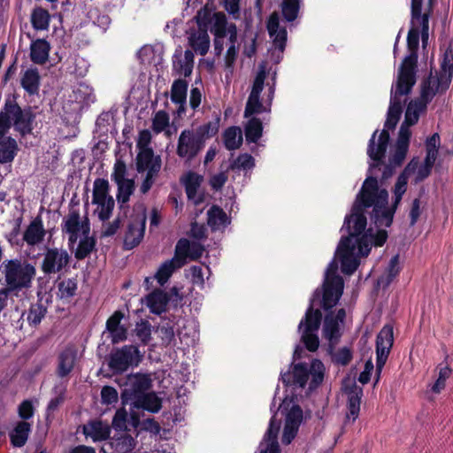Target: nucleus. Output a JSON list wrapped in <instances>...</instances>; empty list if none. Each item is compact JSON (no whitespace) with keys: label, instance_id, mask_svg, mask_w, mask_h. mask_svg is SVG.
Segmentation results:
<instances>
[{"label":"nucleus","instance_id":"obj_26","mask_svg":"<svg viewBox=\"0 0 453 453\" xmlns=\"http://www.w3.org/2000/svg\"><path fill=\"white\" fill-rule=\"evenodd\" d=\"M46 231L40 218H35L25 229L22 242L28 246H36L42 242Z\"/></svg>","mask_w":453,"mask_h":453},{"label":"nucleus","instance_id":"obj_61","mask_svg":"<svg viewBox=\"0 0 453 453\" xmlns=\"http://www.w3.org/2000/svg\"><path fill=\"white\" fill-rule=\"evenodd\" d=\"M451 374V370L449 366H444L440 369L439 377L432 387V391L440 393L445 387L447 379Z\"/></svg>","mask_w":453,"mask_h":453},{"label":"nucleus","instance_id":"obj_28","mask_svg":"<svg viewBox=\"0 0 453 453\" xmlns=\"http://www.w3.org/2000/svg\"><path fill=\"white\" fill-rule=\"evenodd\" d=\"M168 302L169 296L167 293L161 289H157L147 295L142 301V303L151 313L160 315L165 311Z\"/></svg>","mask_w":453,"mask_h":453},{"label":"nucleus","instance_id":"obj_11","mask_svg":"<svg viewBox=\"0 0 453 453\" xmlns=\"http://www.w3.org/2000/svg\"><path fill=\"white\" fill-rule=\"evenodd\" d=\"M92 203L96 206L95 213L100 220L105 221L110 219L115 202L109 194L108 180L98 178L94 181Z\"/></svg>","mask_w":453,"mask_h":453},{"label":"nucleus","instance_id":"obj_22","mask_svg":"<svg viewBox=\"0 0 453 453\" xmlns=\"http://www.w3.org/2000/svg\"><path fill=\"white\" fill-rule=\"evenodd\" d=\"M276 405V397L274 396L270 410L273 413L269 423L268 429L264 435L257 453H280L278 443V434L280 430V421L276 420L274 407Z\"/></svg>","mask_w":453,"mask_h":453},{"label":"nucleus","instance_id":"obj_14","mask_svg":"<svg viewBox=\"0 0 453 453\" xmlns=\"http://www.w3.org/2000/svg\"><path fill=\"white\" fill-rule=\"evenodd\" d=\"M62 231L68 235V244L73 247L78 239L90 234V224L87 217H81L75 210L70 211L64 219Z\"/></svg>","mask_w":453,"mask_h":453},{"label":"nucleus","instance_id":"obj_42","mask_svg":"<svg viewBox=\"0 0 453 453\" xmlns=\"http://www.w3.org/2000/svg\"><path fill=\"white\" fill-rule=\"evenodd\" d=\"M225 147L228 150L238 149L242 143V129L238 127H228L223 134Z\"/></svg>","mask_w":453,"mask_h":453},{"label":"nucleus","instance_id":"obj_17","mask_svg":"<svg viewBox=\"0 0 453 453\" xmlns=\"http://www.w3.org/2000/svg\"><path fill=\"white\" fill-rule=\"evenodd\" d=\"M145 224L144 211L135 212L130 217L124 237V246L127 250H132L142 242L144 236Z\"/></svg>","mask_w":453,"mask_h":453},{"label":"nucleus","instance_id":"obj_9","mask_svg":"<svg viewBox=\"0 0 453 453\" xmlns=\"http://www.w3.org/2000/svg\"><path fill=\"white\" fill-rule=\"evenodd\" d=\"M423 0H411V28L407 41L410 45L417 44L421 35L423 47H426L429 38V18L427 13H421Z\"/></svg>","mask_w":453,"mask_h":453},{"label":"nucleus","instance_id":"obj_7","mask_svg":"<svg viewBox=\"0 0 453 453\" xmlns=\"http://www.w3.org/2000/svg\"><path fill=\"white\" fill-rule=\"evenodd\" d=\"M34 118L29 108L22 110L14 100H9L4 111L0 112V133H6L13 125L21 134H28L32 130Z\"/></svg>","mask_w":453,"mask_h":453},{"label":"nucleus","instance_id":"obj_37","mask_svg":"<svg viewBox=\"0 0 453 453\" xmlns=\"http://www.w3.org/2000/svg\"><path fill=\"white\" fill-rule=\"evenodd\" d=\"M208 215V225L213 231L223 230L230 220L226 212L218 206H212L207 212Z\"/></svg>","mask_w":453,"mask_h":453},{"label":"nucleus","instance_id":"obj_39","mask_svg":"<svg viewBox=\"0 0 453 453\" xmlns=\"http://www.w3.org/2000/svg\"><path fill=\"white\" fill-rule=\"evenodd\" d=\"M31 432V425L26 421L17 423L13 430L10 433L11 442L14 447L20 448L27 441Z\"/></svg>","mask_w":453,"mask_h":453},{"label":"nucleus","instance_id":"obj_50","mask_svg":"<svg viewBox=\"0 0 453 453\" xmlns=\"http://www.w3.org/2000/svg\"><path fill=\"white\" fill-rule=\"evenodd\" d=\"M229 25L230 24L226 22L225 14L221 12H215L212 15L210 29L214 36L226 35V32L229 28Z\"/></svg>","mask_w":453,"mask_h":453},{"label":"nucleus","instance_id":"obj_16","mask_svg":"<svg viewBox=\"0 0 453 453\" xmlns=\"http://www.w3.org/2000/svg\"><path fill=\"white\" fill-rule=\"evenodd\" d=\"M70 255L64 249H48L42 262V271L45 274H56L62 273L70 262Z\"/></svg>","mask_w":453,"mask_h":453},{"label":"nucleus","instance_id":"obj_48","mask_svg":"<svg viewBox=\"0 0 453 453\" xmlns=\"http://www.w3.org/2000/svg\"><path fill=\"white\" fill-rule=\"evenodd\" d=\"M263 127L260 119H250L245 126V136L249 142H257L262 136Z\"/></svg>","mask_w":453,"mask_h":453},{"label":"nucleus","instance_id":"obj_54","mask_svg":"<svg viewBox=\"0 0 453 453\" xmlns=\"http://www.w3.org/2000/svg\"><path fill=\"white\" fill-rule=\"evenodd\" d=\"M134 335L142 343L147 344L151 336V325L147 320H140L134 330Z\"/></svg>","mask_w":453,"mask_h":453},{"label":"nucleus","instance_id":"obj_25","mask_svg":"<svg viewBox=\"0 0 453 453\" xmlns=\"http://www.w3.org/2000/svg\"><path fill=\"white\" fill-rule=\"evenodd\" d=\"M194 66V53L187 50L182 55L181 50H176L173 55V70L178 76L188 77L191 74Z\"/></svg>","mask_w":453,"mask_h":453},{"label":"nucleus","instance_id":"obj_20","mask_svg":"<svg viewBox=\"0 0 453 453\" xmlns=\"http://www.w3.org/2000/svg\"><path fill=\"white\" fill-rule=\"evenodd\" d=\"M346 311L340 309L334 315L333 312L327 314L323 324V336L329 342L330 349L335 345L342 336Z\"/></svg>","mask_w":453,"mask_h":453},{"label":"nucleus","instance_id":"obj_46","mask_svg":"<svg viewBox=\"0 0 453 453\" xmlns=\"http://www.w3.org/2000/svg\"><path fill=\"white\" fill-rule=\"evenodd\" d=\"M77 291V282L73 279H65L58 284L57 296L58 298L69 301L75 296Z\"/></svg>","mask_w":453,"mask_h":453},{"label":"nucleus","instance_id":"obj_57","mask_svg":"<svg viewBox=\"0 0 453 453\" xmlns=\"http://www.w3.org/2000/svg\"><path fill=\"white\" fill-rule=\"evenodd\" d=\"M54 390H55V393L57 394V395L50 401V403L47 406V414L48 415H50V413L54 412L58 408V406L64 402L65 387H64L62 385L56 386Z\"/></svg>","mask_w":453,"mask_h":453},{"label":"nucleus","instance_id":"obj_44","mask_svg":"<svg viewBox=\"0 0 453 453\" xmlns=\"http://www.w3.org/2000/svg\"><path fill=\"white\" fill-rule=\"evenodd\" d=\"M79 243L74 251L77 259L87 257L95 249L96 240L89 234H85L78 239Z\"/></svg>","mask_w":453,"mask_h":453},{"label":"nucleus","instance_id":"obj_43","mask_svg":"<svg viewBox=\"0 0 453 453\" xmlns=\"http://www.w3.org/2000/svg\"><path fill=\"white\" fill-rule=\"evenodd\" d=\"M50 16L47 10L42 7L34 9L31 14V23L35 30H47L50 26Z\"/></svg>","mask_w":453,"mask_h":453},{"label":"nucleus","instance_id":"obj_35","mask_svg":"<svg viewBox=\"0 0 453 453\" xmlns=\"http://www.w3.org/2000/svg\"><path fill=\"white\" fill-rule=\"evenodd\" d=\"M40 75L36 68H28L21 75L20 84L29 95H35L40 88Z\"/></svg>","mask_w":453,"mask_h":453},{"label":"nucleus","instance_id":"obj_18","mask_svg":"<svg viewBox=\"0 0 453 453\" xmlns=\"http://www.w3.org/2000/svg\"><path fill=\"white\" fill-rule=\"evenodd\" d=\"M94 101L92 88L86 83H79L73 88L65 108H68L72 112L80 113Z\"/></svg>","mask_w":453,"mask_h":453},{"label":"nucleus","instance_id":"obj_49","mask_svg":"<svg viewBox=\"0 0 453 453\" xmlns=\"http://www.w3.org/2000/svg\"><path fill=\"white\" fill-rule=\"evenodd\" d=\"M219 127V118L217 117L215 120L205 123L198 127L195 131L196 132L197 137L203 139V144L205 145V141L214 136Z\"/></svg>","mask_w":453,"mask_h":453},{"label":"nucleus","instance_id":"obj_36","mask_svg":"<svg viewBox=\"0 0 453 453\" xmlns=\"http://www.w3.org/2000/svg\"><path fill=\"white\" fill-rule=\"evenodd\" d=\"M188 42L192 49L201 56H204L210 48V37L207 30L199 29L192 33L188 37Z\"/></svg>","mask_w":453,"mask_h":453},{"label":"nucleus","instance_id":"obj_30","mask_svg":"<svg viewBox=\"0 0 453 453\" xmlns=\"http://www.w3.org/2000/svg\"><path fill=\"white\" fill-rule=\"evenodd\" d=\"M130 406L133 409H142L156 413L160 411L162 403L155 393H147L145 395H136L130 403Z\"/></svg>","mask_w":453,"mask_h":453},{"label":"nucleus","instance_id":"obj_45","mask_svg":"<svg viewBox=\"0 0 453 453\" xmlns=\"http://www.w3.org/2000/svg\"><path fill=\"white\" fill-rule=\"evenodd\" d=\"M409 164H413V168L408 173V178L413 176L415 183L422 181L431 173L432 168L418 158H412Z\"/></svg>","mask_w":453,"mask_h":453},{"label":"nucleus","instance_id":"obj_33","mask_svg":"<svg viewBox=\"0 0 453 453\" xmlns=\"http://www.w3.org/2000/svg\"><path fill=\"white\" fill-rule=\"evenodd\" d=\"M50 45L45 39H37L30 44V58L35 64L42 65L47 62Z\"/></svg>","mask_w":453,"mask_h":453},{"label":"nucleus","instance_id":"obj_32","mask_svg":"<svg viewBox=\"0 0 453 453\" xmlns=\"http://www.w3.org/2000/svg\"><path fill=\"white\" fill-rule=\"evenodd\" d=\"M105 445H109L116 453H132L136 442L130 434L121 432L115 434Z\"/></svg>","mask_w":453,"mask_h":453},{"label":"nucleus","instance_id":"obj_55","mask_svg":"<svg viewBox=\"0 0 453 453\" xmlns=\"http://www.w3.org/2000/svg\"><path fill=\"white\" fill-rule=\"evenodd\" d=\"M169 126V115L164 111H157L152 120V128L158 134L164 131Z\"/></svg>","mask_w":453,"mask_h":453},{"label":"nucleus","instance_id":"obj_5","mask_svg":"<svg viewBox=\"0 0 453 453\" xmlns=\"http://www.w3.org/2000/svg\"><path fill=\"white\" fill-rule=\"evenodd\" d=\"M266 78L265 66H259V70L254 79L251 91L245 106L244 117L248 118L254 114L270 112L272 102L274 96V82L268 84V88L264 91L265 80Z\"/></svg>","mask_w":453,"mask_h":453},{"label":"nucleus","instance_id":"obj_47","mask_svg":"<svg viewBox=\"0 0 453 453\" xmlns=\"http://www.w3.org/2000/svg\"><path fill=\"white\" fill-rule=\"evenodd\" d=\"M46 313V306L41 302H37L31 304L27 314V320L30 326H37L42 322Z\"/></svg>","mask_w":453,"mask_h":453},{"label":"nucleus","instance_id":"obj_56","mask_svg":"<svg viewBox=\"0 0 453 453\" xmlns=\"http://www.w3.org/2000/svg\"><path fill=\"white\" fill-rule=\"evenodd\" d=\"M255 166V159L254 157L247 153L241 154L234 163L232 165V168H236L239 170H251Z\"/></svg>","mask_w":453,"mask_h":453},{"label":"nucleus","instance_id":"obj_8","mask_svg":"<svg viewBox=\"0 0 453 453\" xmlns=\"http://www.w3.org/2000/svg\"><path fill=\"white\" fill-rule=\"evenodd\" d=\"M278 410L285 416V425L282 434V443L289 444L296 437L303 421V411L295 397L286 396Z\"/></svg>","mask_w":453,"mask_h":453},{"label":"nucleus","instance_id":"obj_1","mask_svg":"<svg viewBox=\"0 0 453 453\" xmlns=\"http://www.w3.org/2000/svg\"><path fill=\"white\" fill-rule=\"evenodd\" d=\"M418 43L419 40L414 47L407 42L410 53L403 60L397 80L391 88L385 128L381 132L375 130L369 141L367 155L372 161L369 175L357 195L350 214L345 217L342 228L347 230L349 236L342 237L334 257L325 272L322 298L320 299V291L315 290L305 316L299 323L301 339L310 351L317 350L319 345L318 331L322 314L319 309H314L316 302L320 303L325 310H328L336 305L343 293L344 282L337 273L336 258L341 261L342 272L352 274L359 265L360 257H366L372 245L382 246L388 238L384 228L391 226L396 208L406 192L408 173L413 168V164H408L398 176L391 206L388 205V191L379 186L372 174L376 168L384 165L383 158L390 139L388 130L395 128L402 114V96H407L416 82Z\"/></svg>","mask_w":453,"mask_h":453},{"label":"nucleus","instance_id":"obj_51","mask_svg":"<svg viewBox=\"0 0 453 453\" xmlns=\"http://www.w3.org/2000/svg\"><path fill=\"white\" fill-rule=\"evenodd\" d=\"M181 242H184L186 244L185 250L183 252V256H182L183 260H184V265L187 263L188 258L191 260H196L202 256V254L203 252V249L200 244L196 243V242L191 243L188 240L183 238V239L179 240L176 245H179Z\"/></svg>","mask_w":453,"mask_h":453},{"label":"nucleus","instance_id":"obj_53","mask_svg":"<svg viewBox=\"0 0 453 453\" xmlns=\"http://www.w3.org/2000/svg\"><path fill=\"white\" fill-rule=\"evenodd\" d=\"M300 9V0H283L281 4V12L284 19L288 21H294L298 15Z\"/></svg>","mask_w":453,"mask_h":453},{"label":"nucleus","instance_id":"obj_13","mask_svg":"<svg viewBox=\"0 0 453 453\" xmlns=\"http://www.w3.org/2000/svg\"><path fill=\"white\" fill-rule=\"evenodd\" d=\"M142 360L139 349L134 345H125L110 355L109 367L114 372H122L130 366H136Z\"/></svg>","mask_w":453,"mask_h":453},{"label":"nucleus","instance_id":"obj_63","mask_svg":"<svg viewBox=\"0 0 453 453\" xmlns=\"http://www.w3.org/2000/svg\"><path fill=\"white\" fill-rule=\"evenodd\" d=\"M117 390L110 386H104L101 390L102 403L104 404H111L118 401Z\"/></svg>","mask_w":453,"mask_h":453},{"label":"nucleus","instance_id":"obj_6","mask_svg":"<svg viewBox=\"0 0 453 453\" xmlns=\"http://www.w3.org/2000/svg\"><path fill=\"white\" fill-rule=\"evenodd\" d=\"M453 73V56L446 51L439 73H430L421 84L420 98L429 104L436 95L444 93L449 87Z\"/></svg>","mask_w":453,"mask_h":453},{"label":"nucleus","instance_id":"obj_31","mask_svg":"<svg viewBox=\"0 0 453 453\" xmlns=\"http://www.w3.org/2000/svg\"><path fill=\"white\" fill-rule=\"evenodd\" d=\"M188 82L184 80L178 79L174 81L171 88V100L178 105L177 114L181 116L185 112L187 102Z\"/></svg>","mask_w":453,"mask_h":453},{"label":"nucleus","instance_id":"obj_3","mask_svg":"<svg viewBox=\"0 0 453 453\" xmlns=\"http://www.w3.org/2000/svg\"><path fill=\"white\" fill-rule=\"evenodd\" d=\"M325 366L319 359L312 360L310 365L303 363L293 365L292 371L280 373V380L287 387L294 389H305L306 393L317 388L323 381Z\"/></svg>","mask_w":453,"mask_h":453},{"label":"nucleus","instance_id":"obj_15","mask_svg":"<svg viewBox=\"0 0 453 453\" xmlns=\"http://www.w3.org/2000/svg\"><path fill=\"white\" fill-rule=\"evenodd\" d=\"M267 30L273 39L274 49L271 51L272 58L279 63L282 58L287 42V30L280 26V19L277 12L270 15L267 22Z\"/></svg>","mask_w":453,"mask_h":453},{"label":"nucleus","instance_id":"obj_12","mask_svg":"<svg viewBox=\"0 0 453 453\" xmlns=\"http://www.w3.org/2000/svg\"><path fill=\"white\" fill-rule=\"evenodd\" d=\"M203 139L197 137L194 128H186L179 135L176 154L185 162H191L203 150Z\"/></svg>","mask_w":453,"mask_h":453},{"label":"nucleus","instance_id":"obj_23","mask_svg":"<svg viewBox=\"0 0 453 453\" xmlns=\"http://www.w3.org/2000/svg\"><path fill=\"white\" fill-rule=\"evenodd\" d=\"M394 342L393 327L386 325L380 331L376 340L377 372L380 373L384 366Z\"/></svg>","mask_w":453,"mask_h":453},{"label":"nucleus","instance_id":"obj_10","mask_svg":"<svg viewBox=\"0 0 453 453\" xmlns=\"http://www.w3.org/2000/svg\"><path fill=\"white\" fill-rule=\"evenodd\" d=\"M135 164L139 173H146L141 185V192L145 194L153 185L154 179L161 168V161L158 157L154 156L152 150H144L138 152Z\"/></svg>","mask_w":453,"mask_h":453},{"label":"nucleus","instance_id":"obj_52","mask_svg":"<svg viewBox=\"0 0 453 453\" xmlns=\"http://www.w3.org/2000/svg\"><path fill=\"white\" fill-rule=\"evenodd\" d=\"M118 186L117 200L122 207L125 203L129 201L131 195L134 190V181L129 180L123 182L116 183Z\"/></svg>","mask_w":453,"mask_h":453},{"label":"nucleus","instance_id":"obj_64","mask_svg":"<svg viewBox=\"0 0 453 453\" xmlns=\"http://www.w3.org/2000/svg\"><path fill=\"white\" fill-rule=\"evenodd\" d=\"M35 409L30 400H24L18 408V413L20 418L28 419L34 416Z\"/></svg>","mask_w":453,"mask_h":453},{"label":"nucleus","instance_id":"obj_21","mask_svg":"<svg viewBox=\"0 0 453 453\" xmlns=\"http://www.w3.org/2000/svg\"><path fill=\"white\" fill-rule=\"evenodd\" d=\"M151 386V380L146 374H131L127 379V388L122 393V402L124 404H129L133 399L139 395L147 394L146 391Z\"/></svg>","mask_w":453,"mask_h":453},{"label":"nucleus","instance_id":"obj_62","mask_svg":"<svg viewBox=\"0 0 453 453\" xmlns=\"http://www.w3.org/2000/svg\"><path fill=\"white\" fill-rule=\"evenodd\" d=\"M352 358V353L347 347L338 349L336 352L332 353V359L334 363L346 365Z\"/></svg>","mask_w":453,"mask_h":453},{"label":"nucleus","instance_id":"obj_40","mask_svg":"<svg viewBox=\"0 0 453 453\" xmlns=\"http://www.w3.org/2000/svg\"><path fill=\"white\" fill-rule=\"evenodd\" d=\"M76 353L73 349H65L58 357V373L60 377L68 375L73 368Z\"/></svg>","mask_w":453,"mask_h":453},{"label":"nucleus","instance_id":"obj_29","mask_svg":"<svg viewBox=\"0 0 453 453\" xmlns=\"http://www.w3.org/2000/svg\"><path fill=\"white\" fill-rule=\"evenodd\" d=\"M83 433L87 438H91L93 441H101L109 438L111 427L102 420H92L83 426Z\"/></svg>","mask_w":453,"mask_h":453},{"label":"nucleus","instance_id":"obj_19","mask_svg":"<svg viewBox=\"0 0 453 453\" xmlns=\"http://www.w3.org/2000/svg\"><path fill=\"white\" fill-rule=\"evenodd\" d=\"M185 242H181L179 245L175 246L174 256L171 259L165 261L158 267L155 273L154 279L157 280L159 285H165L173 273L184 265L183 252L185 250Z\"/></svg>","mask_w":453,"mask_h":453},{"label":"nucleus","instance_id":"obj_34","mask_svg":"<svg viewBox=\"0 0 453 453\" xmlns=\"http://www.w3.org/2000/svg\"><path fill=\"white\" fill-rule=\"evenodd\" d=\"M362 396L363 389L356 385L348 392V420L354 422L358 418Z\"/></svg>","mask_w":453,"mask_h":453},{"label":"nucleus","instance_id":"obj_41","mask_svg":"<svg viewBox=\"0 0 453 453\" xmlns=\"http://www.w3.org/2000/svg\"><path fill=\"white\" fill-rule=\"evenodd\" d=\"M399 256L395 255L390 259L385 273L378 279V287H388L395 279V277L399 273Z\"/></svg>","mask_w":453,"mask_h":453},{"label":"nucleus","instance_id":"obj_58","mask_svg":"<svg viewBox=\"0 0 453 453\" xmlns=\"http://www.w3.org/2000/svg\"><path fill=\"white\" fill-rule=\"evenodd\" d=\"M127 412L125 409H119L116 411L113 419L112 426L119 433L125 432L127 428Z\"/></svg>","mask_w":453,"mask_h":453},{"label":"nucleus","instance_id":"obj_2","mask_svg":"<svg viewBox=\"0 0 453 453\" xmlns=\"http://www.w3.org/2000/svg\"><path fill=\"white\" fill-rule=\"evenodd\" d=\"M427 104L420 97L411 100L408 104L404 121L401 125L396 142L389 154L388 164L384 165L382 180L389 178L394 169L405 159L411 135L410 127L418 121L420 114L426 111Z\"/></svg>","mask_w":453,"mask_h":453},{"label":"nucleus","instance_id":"obj_60","mask_svg":"<svg viewBox=\"0 0 453 453\" xmlns=\"http://www.w3.org/2000/svg\"><path fill=\"white\" fill-rule=\"evenodd\" d=\"M212 15L213 13H211V11L207 7L201 9L197 12L196 19L199 29L207 30L208 25L211 24L212 20Z\"/></svg>","mask_w":453,"mask_h":453},{"label":"nucleus","instance_id":"obj_59","mask_svg":"<svg viewBox=\"0 0 453 453\" xmlns=\"http://www.w3.org/2000/svg\"><path fill=\"white\" fill-rule=\"evenodd\" d=\"M126 173H127L126 164L122 160L117 159L114 164L113 172L111 173V179L116 183L129 180L130 179L126 178Z\"/></svg>","mask_w":453,"mask_h":453},{"label":"nucleus","instance_id":"obj_4","mask_svg":"<svg viewBox=\"0 0 453 453\" xmlns=\"http://www.w3.org/2000/svg\"><path fill=\"white\" fill-rule=\"evenodd\" d=\"M35 273V267L26 260H4L0 265V283L11 291H19L31 287Z\"/></svg>","mask_w":453,"mask_h":453},{"label":"nucleus","instance_id":"obj_24","mask_svg":"<svg viewBox=\"0 0 453 453\" xmlns=\"http://www.w3.org/2000/svg\"><path fill=\"white\" fill-rule=\"evenodd\" d=\"M202 180L203 177L193 172H188L181 178V183L185 187L188 200L196 205L202 203L204 199V195L200 190Z\"/></svg>","mask_w":453,"mask_h":453},{"label":"nucleus","instance_id":"obj_38","mask_svg":"<svg viewBox=\"0 0 453 453\" xmlns=\"http://www.w3.org/2000/svg\"><path fill=\"white\" fill-rule=\"evenodd\" d=\"M5 133H0V164L12 162L17 151V142L11 137H5Z\"/></svg>","mask_w":453,"mask_h":453},{"label":"nucleus","instance_id":"obj_27","mask_svg":"<svg viewBox=\"0 0 453 453\" xmlns=\"http://www.w3.org/2000/svg\"><path fill=\"white\" fill-rule=\"evenodd\" d=\"M124 315L116 311L106 321V330L109 332L111 342L118 343L127 339V330L120 324Z\"/></svg>","mask_w":453,"mask_h":453}]
</instances>
